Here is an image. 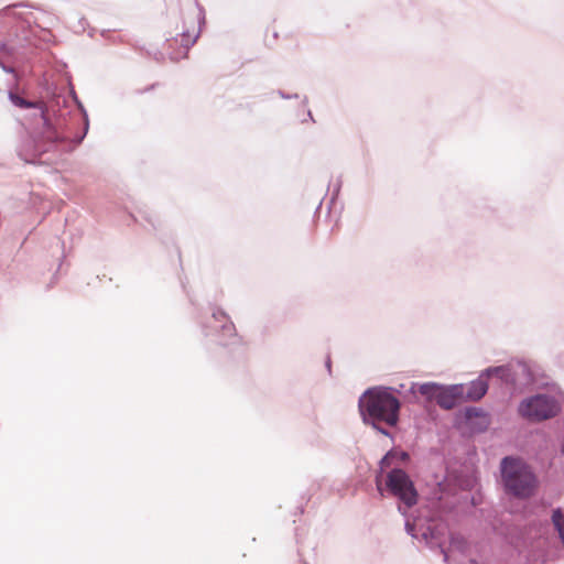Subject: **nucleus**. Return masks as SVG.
Instances as JSON below:
<instances>
[{
    "label": "nucleus",
    "mask_w": 564,
    "mask_h": 564,
    "mask_svg": "<svg viewBox=\"0 0 564 564\" xmlns=\"http://www.w3.org/2000/svg\"><path fill=\"white\" fill-rule=\"evenodd\" d=\"M401 403L388 388H372L359 399V410L367 423H384L395 426L399 422Z\"/></svg>",
    "instance_id": "obj_1"
},
{
    "label": "nucleus",
    "mask_w": 564,
    "mask_h": 564,
    "mask_svg": "<svg viewBox=\"0 0 564 564\" xmlns=\"http://www.w3.org/2000/svg\"><path fill=\"white\" fill-rule=\"evenodd\" d=\"M501 474L509 492L522 498L533 494L535 477L521 459L505 457L501 462Z\"/></svg>",
    "instance_id": "obj_2"
},
{
    "label": "nucleus",
    "mask_w": 564,
    "mask_h": 564,
    "mask_svg": "<svg viewBox=\"0 0 564 564\" xmlns=\"http://www.w3.org/2000/svg\"><path fill=\"white\" fill-rule=\"evenodd\" d=\"M557 412V405L553 398L538 394L521 402L519 413L531 421H542L553 417Z\"/></svg>",
    "instance_id": "obj_3"
},
{
    "label": "nucleus",
    "mask_w": 564,
    "mask_h": 564,
    "mask_svg": "<svg viewBox=\"0 0 564 564\" xmlns=\"http://www.w3.org/2000/svg\"><path fill=\"white\" fill-rule=\"evenodd\" d=\"M386 484L391 494L398 497L408 508L417 502V492L404 470L393 468L388 474Z\"/></svg>",
    "instance_id": "obj_4"
},
{
    "label": "nucleus",
    "mask_w": 564,
    "mask_h": 564,
    "mask_svg": "<svg viewBox=\"0 0 564 564\" xmlns=\"http://www.w3.org/2000/svg\"><path fill=\"white\" fill-rule=\"evenodd\" d=\"M505 372L503 367H495L486 369L475 381L470 382L468 387L465 388L466 399L471 401L480 400L488 390L487 379L492 376H501Z\"/></svg>",
    "instance_id": "obj_5"
},
{
    "label": "nucleus",
    "mask_w": 564,
    "mask_h": 564,
    "mask_svg": "<svg viewBox=\"0 0 564 564\" xmlns=\"http://www.w3.org/2000/svg\"><path fill=\"white\" fill-rule=\"evenodd\" d=\"M198 36L199 28L197 25V21L194 18H192L187 21H184L182 33L176 34V36L173 40H171V45L180 44L183 51L180 52L178 55L186 56L187 51L192 45L195 44Z\"/></svg>",
    "instance_id": "obj_6"
},
{
    "label": "nucleus",
    "mask_w": 564,
    "mask_h": 564,
    "mask_svg": "<svg viewBox=\"0 0 564 564\" xmlns=\"http://www.w3.org/2000/svg\"><path fill=\"white\" fill-rule=\"evenodd\" d=\"M465 387L462 384L442 387L437 393L436 403L446 410H451L456 406L457 402L464 398Z\"/></svg>",
    "instance_id": "obj_7"
},
{
    "label": "nucleus",
    "mask_w": 564,
    "mask_h": 564,
    "mask_svg": "<svg viewBox=\"0 0 564 564\" xmlns=\"http://www.w3.org/2000/svg\"><path fill=\"white\" fill-rule=\"evenodd\" d=\"M441 389V386L434 382L426 383H414L411 387V392L415 393L416 391L424 395L429 401L436 400L437 393Z\"/></svg>",
    "instance_id": "obj_8"
},
{
    "label": "nucleus",
    "mask_w": 564,
    "mask_h": 564,
    "mask_svg": "<svg viewBox=\"0 0 564 564\" xmlns=\"http://www.w3.org/2000/svg\"><path fill=\"white\" fill-rule=\"evenodd\" d=\"M397 456H400L402 460H405L408 458V454L405 452L397 453L390 451L380 462L381 469L389 467L391 465L392 459Z\"/></svg>",
    "instance_id": "obj_9"
},
{
    "label": "nucleus",
    "mask_w": 564,
    "mask_h": 564,
    "mask_svg": "<svg viewBox=\"0 0 564 564\" xmlns=\"http://www.w3.org/2000/svg\"><path fill=\"white\" fill-rule=\"evenodd\" d=\"M12 100L13 102L21 107V108H32L35 106V104L31 102V101H26L24 100L23 98L19 97V96H14L12 97Z\"/></svg>",
    "instance_id": "obj_10"
},
{
    "label": "nucleus",
    "mask_w": 564,
    "mask_h": 564,
    "mask_svg": "<svg viewBox=\"0 0 564 564\" xmlns=\"http://www.w3.org/2000/svg\"><path fill=\"white\" fill-rule=\"evenodd\" d=\"M290 40L292 41V45L290 46V51L295 53L300 48V40L297 36L291 35Z\"/></svg>",
    "instance_id": "obj_11"
},
{
    "label": "nucleus",
    "mask_w": 564,
    "mask_h": 564,
    "mask_svg": "<svg viewBox=\"0 0 564 564\" xmlns=\"http://www.w3.org/2000/svg\"><path fill=\"white\" fill-rule=\"evenodd\" d=\"M477 414L478 413H477L476 409H469L466 412L467 417H471L473 415H477Z\"/></svg>",
    "instance_id": "obj_12"
},
{
    "label": "nucleus",
    "mask_w": 564,
    "mask_h": 564,
    "mask_svg": "<svg viewBox=\"0 0 564 564\" xmlns=\"http://www.w3.org/2000/svg\"><path fill=\"white\" fill-rule=\"evenodd\" d=\"M273 39L276 40L278 39V33L276 31H273V34H272Z\"/></svg>",
    "instance_id": "obj_13"
}]
</instances>
